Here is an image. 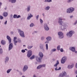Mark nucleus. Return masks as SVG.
<instances>
[{
	"mask_svg": "<svg viewBox=\"0 0 77 77\" xmlns=\"http://www.w3.org/2000/svg\"><path fill=\"white\" fill-rule=\"evenodd\" d=\"M28 17H27V20H30V18H31V17H33V15L32 14L30 13L28 14Z\"/></svg>",
	"mask_w": 77,
	"mask_h": 77,
	"instance_id": "obj_16",
	"label": "nucleus"
},
{
	"mask_svg": "<svg viewBox=\"0 0 77 77\" xmlns=\"http://www.w3.org/2000/svg\"><path fill=\"white\" fill-rule=\"evenodd\" d=\"M7 38L8 40L9 41V44H10V43H11V41L12 40V39L9 36H7Z\"/></svg>",
	"mask_w": 77,
	"mask_h": 77,
	"instance_id": "obj_18",
	"label": "nucleus"
},
{
	"mask_svg": "<svg viewBox=\"0 0 77 77\" xmlns=\"http://www.w3.org/2000/svg\"><path fill=\"white\" fill-rule=\"evenodd\" d=\"M42 59H41V57H36V60L38 62H41Z\"/></svg>",
	"mask_w": 77,
	"mask_h": 77,
	"instance_id": "obj_14",
	"label": "nucleus"
},
{
	"mask_svg": "<svg viewBox=\"0 0 77 77\" xmlns=\"http://www.w3.org/2000/svg\"><path fill=\"white\" fill-rule=\"evenodd\" d=\"M0 18L2 20V19H3V17L2 16H0Z\"/></svg>",
	"mask_w": 77,
	"mask_h": 77,
	"instance_id": "obj_50",
	"label": "nucleus"
},
{
	"mask_svg": "<svg viewBox=\"0 0 77 77\" xmlns=\"http://www.w3.org/2000/svg\"><path fill=\"white\" fill-rule=\"evenodd\" d=\"M29 26L30 27H33L34 26V23H31L29 25Z\"/></svg>",
	"mask_w": 77,
	"mask_h": 77,
	"instance_id": "obj_32",
	"label": "nucleus"
},
{
	"mask_svg": "<svg viewBox=\"0 0 77 77\" xmlns=\"http://www.w3.org/2000/svg\"><path fill=\"white\" fill-rule=\"evenodd\" d=\"M65 77H69V75H67L65 76Z\"/></svg>",
	"mask_w": 77,
	"mask_h": 77,
	"instance_id": "obj_56",
	"label": "nucleus"
},
{
	"mask_svg": "<svg viewBox=\"0 0 77 77\" xmlns=\"http://www.w3.org/2000/svg\"><path fill=\"white\" fill-rule=\"evenodd\" d=\"M75 52V53H76V54L77 53V51H75H75L74 52Z\"/></svg>",
	"mask_w": 77,
	"mask_h": 77,
	"instance_id": "obj_58",
	"label": "nucleus"
},
{
	"mask_svg": "<svg viewBox=\"0 0 77 77\" xmlns=\"http://www.w3.org/2000/svg\"><path fill=\"white\" fill-rule=\"evenodd\" d=\"M8 15V13L7 12H4L3 14V16L5 17H6Z\"/></svg>",
	"mask_w": 77,
	"mask_h": 77,
	"instance_id": "obj_21",
	"label": "nucleus"
},
{
	"mask_svg": "<svg viewBox=\"0 0 77 77\" xmlns=\"http://www.w3.org/2000/svg\"><path fill=\"white\" fill-rule=\"evenodd\" d=\"M28 69V65H25L23 69V72H26Z\"/></svg>",
	"mask_w": 77,
	"mask_h": 77,
	"instance_id": "obj_9",
	"label": "nucleus"
},
{
	"mask_svg": "<svg viewBox=\"0 0 77 77\" xmlns=\"http://www.w3.org/2000/svg\"><path fill=\"white\" fill-rule=\"evenodd\" d=\"M73 34H74V31H70L67 33L66 35L68 37H70L72 36Z\"/></svg>",
	"mask_w": 77,
	"mask_h": 77,
	"instance_id": "obj_3",
	"label": "nucleus"
},
{
	"mask_svg": "<svg viewBox=\"0 0 77 77\" xmlns=\"http://www.w3.org/2000/svg\"><path fill=\"white\" fill-rule=\"evenodd\" d=\"M60 45H58L57 47V50L58 51H59L60 50Z\"/></svg>",
	"mask_w": 77,
	"mask_h": 77,
	"instance_id": "obj_30",
	"label": "nucleus"
},
{
	"mask_svg": "<svg viewBox=\"0 0 77 77\" xmlns=\"http://www.w3.org/2000/svg\"><path fill=\"white\" fill-rule=\"evenodd\" d=\"M38 56H39L41 58V59H42L43 56H44V55L43 54L42 52H40L38 54Z\"/></svg>",
	"mask_w": 77,
	"mask_h": 77,
	"instance_id": "obj_19",
	"label": "nucleus"
},
{
	"mask_svg": "<svg viewBox=\"0 0 77 77\" xmlns=\"http://www.w3.org/2000/svg\"><path fill=\"white\" fill-rule=\"evenodd\" d=\"M46 43H48V41H46L45 42V44H46Z\"/></svg>",
	"mask_w": 77,
	"mask_h": 77,
	"instance_id": "obj_63",
	"label": "nucleus"
},
{
	"mask_svg": "<svg viewBox=\"0 0 77 77\" xmlns=\"http://www.w3.org/2000/svg\"><path fill=\"white\" fill-rule=\"evenodd\" d=\"M59 75L60 77H63L64 76H66V72H63L62 73L60 74Z\"/></svg>",
	"mask_w": 77,
	"mask_h": 77,
	"instance_id": "obj_11",
	"label": "nucleus"
},
{
	"mask_svg": "<svg viewBox=\"0 0 77 77\" xmlns=\"http://www.w3.org/2000/svg\"><path fill=\"white\" fill-rule=\"evenodd\" d=\"M13 41L14 42V43H17V42H18V41L17 40H14Z\"/></svg>",
	"mask_w": 77,
	"mask_h": 77,
	"instance_id": "obj_49",
	"label": "nucleus"
},
{
	"mask_svg": "<svg viewBox=\"0 0 77 77\" xmlns=\"http://www.w3.org/2000/svg\"><path fill=\"white\" fill-rule=\"evenodd\" d=\"M50 9V6H47L45 8V9L46 11H49Z\"/></svg>",
	"mask_w": 77,
	"mask_h": 77,
	"instance_id": "obj_25",
	"label": "nucleus"
},
{
	"mask_svg": "<svg viewBox=\"0 0 77 77\" xmlns=\"http://www.w3.org/2000/svg\"><path fill=\"white\" fill-rule=\"evenodd\" d=\"M58 35L59 36V38L60 39H62L63 38V33L62 32H59L58 33Z\"/></svg>",
	"mask_w": 77,
	"mask_h": 77,
	"instance_id": "obj_6",
	"label": "nucleus"
},
{
	"mask_svg": "<svg viewBox=\"0 0 77 77\" xmlns=\"http://www.w3.org/2000/svg\"><path fill=\"white\" fill-rule=\"evenodd\" d=\"M37 33V31H35L34 32V33Z\"/></svg>",
	"mask_w": 77,
	"mask_h": 77,
	"instance_id": "obj_59",
	"label": "nucleus"
},
{
	"mask_svg": "<svg viewBox=\"0 0 77 77\" xmlns=\"http://www.w3.org/2000/svg\"><path fill=\"white\" fill-rule=\"evenodd\" d=\"M41 39L42 41H44V39H45V37L44 36H42L41 38Z\"/></svg>",
	"mask_w": 77,
	"mask_h": 77,
	"instance_id": "obj_29",
	"label": "nucleus"
},
{
	"mask_svg": "<svg viewBox=\"0 0 77 77\" xmlns=\"http://www.w3.org/2000/svg\"><path fill=\"white\" fill-rule=\"evenodd\" d=\"M42 68V67L41 66V65H39L38 66H37V69H40Z\"/></svg>",
	"mask_w": 77,
	"mask_h": 77,
	"instance_id": "obj_31",
	"label": "nucleus"
},
{
	"mask_svg": "<svg viewBox=\"0 0 77 77\" xmlns=\"http://www.w3.org/2000/svg\"><path fill=\"white\" fill-rule=\"evenodd\" d=\"M40 21L41 24L43 23V20H42L41 19L40 20Z\"/></svg>",
	"mask_w": 77,
	"mask_h": 77,
	"instance_id": "obj_44",
	"label": "nucleus"
},
{
	"mask_svg": "<svg viewBox=\"0 0 77 77\" xmlns=\"http://www.w3.org/2000/svg\"><path fill=\"white\" fill-rule=\"evenodd\" d=\"M11 71H12V69H8L7 70V74H9V73L10 72H11Z\"/></svg>",
	"mask_w": 77,
	"mask_h": 77,
	"instance_id": "obj_28",
	"label": "nucleus"
},
{
	"mask_svg": "<svg viewBox=\"0 0 77 77\" xmlns=\"http://www.w3.org/2000/svg\"><path fill=\"white\" fill-rule=\"evenodd\" d=\"M11 35H13V34H14V32H11Z\"/></svg>",
	"mask_w": 77,
	"mask_h": 77,
	"instance_id": "obj_54",
	"label": "nucleus"
},
{
	"mask_svg": "<svg viewBox=\"0 0 77 77\" xmlns=\"http://www.w3.org/2000/svg\"><path fill=\"white\" fill-rule=\"evenodd\" d=\"M9 2H11V3H15L17 2L16 0H8Z\"/></svg>",
	"mask_w": 77,
	"mask_h": 77,
	"instance_id": "obj_23",
	"label": "nucleus"
},
{
	"mask_svg": "<svg viewBox=\"0 0 77 77\" xmlns=\"http://www.w3.org/2000/svg\"><path fill=\"white\" fill-rule=\"evenodd\" d=\"M9 45L8 50L10 51L13 48V44L12 43H10Z\"/></svg>",
	"mask_w": 77,
	"mask_h": 77,
	"instance_id": "obj_13",
	"label": "nucleus"
},
{
	"mask_svg": "<svg viewBox=\"0 0 77 77\" xmlns=\"http://www.w3.org/2000/svg\"><path fill=\"white\" fill-rule=\"evenodd\" d=\"M67 60V58L66 57H63L61 59V62L63 64L65 63V61Z\"/></svg>",
	"mask_w": 77,
	"mask_h": 77,
	"instance_id": "obj_5",
	"label": "nucleus"
},
{
	"mask_svg": "<svg viewBox=\"0 0 77 77\" xmlns=\"http://www.w3.org/2000/svg\"><path fill=\"white\" fill-rule=\"evenodd\" d=\"M9 58L8 57H6L5 59V63H6L9 61Z\"/></svg>",
	"mask_w": 77,
	"mask_h": 77,
	"instance_id": "obj_22",
	"label": "nucleus"
},
{
	"mask_svg": "<svg viewBox=\"0 0 77 77\" xmlns=\"http://www.w3.org/2000/svg\"><path fill=\"white\" fill-rule=\"evenodd\" d=\"M60 50L61 52H63V48H61Z\"/></svg>",
	"mask_w": 77,
	"mask_h": 77,
	"instance_id": "obj_45",
	"label": "nucleus"
},
{
	"mask_svg": "<svg viewBox=\"0 0 77 77\" xmlns=\"http://www.w3.org/2000/svg\"><path fill=\"white\" fill-rule=\"evenodd\" d=\"M20 36H21L22 38H24L25 36L24 35V32L21 31L20 29L18 30Z\"/></svg>",
	"mask_w": 77,
	"mask_h": 77,
	"instance_id": "obj_4",
	"label": "nucleus"
},
{
	"mask_svg": "<svg viewBox=\"0 0 77 77\" xmlns=\"http://www.w3.org/2000/svg\"><path fill=\"white\" fill-rule=\"evenodd\" d=\"M2 5V3L1 2H0V7H1V5Z\"/></svg>",
	"mask_w": 77,
	"mask_h": 77,
	"instance_id": "obj_60",
	"label": "nucleus"
},
{
	"mask_svg": "<svg viewBox=\"0 0 77 77\" xmlns=\"http://www.w3.org/2000/svg\"><path fill=\"white\" fill-rule=\"evenodd\" d=\"M61 69V67H60L58 69V70H60Z\"/></svg>",
	"mask_w": 77,
	"mask_h": 77,
	"instance_id": "obj_55",
	"label": "nucleus"
},
{
	"mask_svg": "<svg viewBox=\"0 0 77 77\" xmlns=\"http://www.w3.org/2000/svg\"><path fill=\"white\" fill-rule=\"evenodd\" d=\"M35 55H33L31 56V57H30V59H33L35 58Z\"/></svg>",
	"mask_w": 77,
	"mask_h": 77,
	"instance_id": "obj_37",
	"label": "nucleus"
},
{
	"mask_svg": "<svg viewBox=\"0 0 77 77\" xmlns=\"http://www.w3.org/2000/svg\"><path fill=\"white\" fill-rule=\"evenodd\" d=\"M17 41L19 43H21V40L20 38H19L17 39Z\"/></svg>",
	"mask_w": 77,
	"mask_h": 77,
	"instance_id": "obj_38",
	"label": "nucleus"
},
{
	"mask_svg": "<svg viewBox=\"0 0 77 77\" xmlns=\"http://www.w3.org/2000/svg\"><path fill=\"white\" fill-rule=\"evenodd\" d=\"M74 66V64H72L71 65H69L67 68L68 69H72Z\"/></svg>",
	"mask_w": 77,
	"mask_h": 77,
	"instance_id": "obj_20",
	"label": "nucleus"
},
{
	"mask_svg": "<svg viewBox=\"0 0 77 77\" xmlns=\"http://www.w3.org/2000/svg\"><path fill=\"white\" fill-rule=\"evenodd\" d=\"M75 73L76 74H77V70L75 71Z\"/></svg>",
	"mask_w": 77,
	"mask_h": 77,
	"instance_id": "obj_61",
	"label": "nucleus"
},
{
	"mask_svg": "<svg viewBox=\"0 0 77 77\" xmlns=\"http://www.w3.org/2000/svg\"><path fill=\"white\" fill-rule=\"evenodd\" d=\"M7 24V20H6L5 22L4 23V24H5V25H6Z\"/></svg>",
	"mask_w": 77,
	"mask_h": 77,
	"instance_id": "obj_51",
	"label": "nucleus"
},
{
	"mask_svg": "<svg viewBox=\"0 0 77 77\" xmlns=\"http://www.w3.org/2000/svg\"><path fill=\"white\" fill-rule=\"evenodd\" d=\"M21 52H22V53H25L26 51H25V50H22L21 51Z\"/></svg>",
	"mask_w": 77,
	"mask_h": 77,
	"instance_id": "obj_48",
	"label": "nucleus"
},
{
	"mask_svg": "<svg viewBox=\"0 0 77 77\" xmlns=\"http://www.w3.org/2000/svg\"><path fill=\"white\" fill-rule=\"evenodd\" d=\"M19 72V74H20V75H22V74H23V73L21 72L20 71Z\"/></svg>",
	"mask_w": 77,
	"mask_h": 77,
	"instance_id": "obj_52",
	"label": "nucleus"
},
{
	"mask_svg": "<svg viewBox=\"0 0 77 77\" xmlns=\"http://www.w3.org/2000/svg\"><path fill=\"white\" fill-rule=\"evenodd\" d=\"M62 18V17H60L58 19V23L59 24V25H60L62 24H63V22L62 21L63 20Z\"/></svg>",
	"mask_w": 77,
	"mask_h": 77,
	"instance_id": "obj_10",
	"label": "nucleus"
},
{
	"mask_svg": "<svg viewBox=\"0 0 77 77\" xmlns=\"http://www.w3.org/2000/svg\"><path fill=\"white\" fill-rule=\"evenodd\" d=\"M75 8L73 7H70L67 9L66 10V12L68 14H72L74 11Z\"/></svg>",
	"mask_w": 77,
	"mask_h": 77,
	"instance_id": "obj_1",
	"label": "nucleus"
},
{
	"mask_svg": "<svg viewBox=\"0 0 77 77\" xmlns=\"http://www.w3.org/2000/svg\"><path fill=\"white\" fill-rule=\"evenodd\" d=\"M76 68H77V63L76 64Z\"/></svg>",
	"mask_w": 77,
	"mask_h": 77,
	"instance_id": "obj_64",
	"label": "nucleus"
},
{
	"mask_svg": "<svg viewBox=\"0 0 77 77\" xmlns=\"http://www.w3.org/2000/svg\"><path fill=\"white\" fill-rule=\"evenodd\" d=\"M44 27L46 31H48V30H49V27H48V25H47V24L46 23H45L44 24Z\"/></svg>",
	"mask_w": 77,
	"mask_h": 77,
	"instance_id": "obj_8",
	"label": "nucleus"
},
{
	"mask_svg": "<svg viewBox=\"0 0 77 77\" xmlns=\"http://www.w3.org/2000/svg\"><path fill=\"white\" fill-rule=\"evenodd\" d=\"M56 51V48L53 49L51 50V51H52V52H54V51Z\"/></svg>",
	"mask_w": 77,
	"mask_h": 77,
	"instance_id": "obj_39",
	"label": "nucleus"
},
{
	"mask_svg": "<svg viewBox=\"0 0 77 77\" xmlns=\"http://www.w3.org/2000/svg\"><path fill=\"white\" fill-rule=\"evenodd\" d=\"M69 17H70V18L71 19V18H73V16L72 15L70 16Z\"/></svg>",
	"mask_w": 77,
	"mask_h": 77,
	"instance_id": "obj_53",
	"label": "nucleus"
},
{
	"mask_svg": "<svg viewBox=\"0 0 77 77\" xmlns=\"http://www.w3.org/2000/svg\"><path fill=\"white\" fill-rule=\"evenodd\" d=\"M39 47L40 49L42 50V51H44V44H40L39 45Z\"/></svg>",
	"mask_w": 77,
	"mask_h": 77,
	"instance_id": "obj_15",
	"label": "nucleus"
},
{
	"mask_svg": "<svg viewBox=\"0 0 77 77\" xmlns=\"http://www.w3.org/2000/svg\"><path fill=\"white\" fill-rule=\"evenodd\" d=\"M31 6L30 5H28L27 7V8H26V10L28 12H29L30 10V8Z\"/></svg>",
	"mask_w": 77,
	"mask_h": 77,
	"instance_id": "obj_26",
	"label": "nucleus"
},
{
	"mask_svg": "<svg viewBox=\"0 0 77 77\" xmlns=\"http://www.w3.org/2000/svg\"><path fill=\"white\" fill-rule=\"evenodd\" d=\"M1 43L2 45H5L6 44V42L4 40H2L1 41Z\"/></svg>",
	"mask_w": 77,
	"mask_h": 77,
	"instance_id": "obj_27",
	"label": "nucleus"
},
{
	"mask_svg": "<svg viewBox=\"0 0 77 77\" xmlns=\"http://www.w3.org/2000/svg\"><path fill=\"white\" fill-rule=\"evenodd\" d=\"M59 64V60H57V62L56 63V64L54 65V66H56V67L55 69V71L58 70V69H57V65H58Z\"/></svg>",
	"mask_w": 77,
	"mask_h": 77,
	"instance_id": "obj_12",
	"label": "nucleus"
},
{
	"mask_svg": "<svg viewBox=\"0 0 77 77\" xmlns=\"http://www.w3.org/2000/svg\"><path fill=\"white\" fill-rule=\"evenodd\" d=\"M41 66H42V67H43L44 68L45 67L46 65L45 64H43V65H41Z\"/></svg>",
	"mask_w": 77,
	"mask_h": 77,
	"instance_id": "obj_42",
	"label": "nucleus"
},
{
	"mask_svg": "<svg viewBox=\"0 0 77 77\" xmlns=\"http://www.w3.org/2000/svg\"><path fill=\"white\" fill-rule=\"evenodd\" d=\"M52 2V1L51 0H45V2Z\"/></svg>",
	"mask_w": 77,
	"mask_h": 77,
	"instance_id": "obj_34",
	"label": "nucleus"
},
{
	"mask_svg": "<svg viewBox=\"0 0 77 77\" xmlns=\"http://www.w3.org/2000/svg\"><path fill=\"white\" fill-rule=\"evenodd\" d=\"M73 0H68L67 2L68 3H71V2H72V1H73Z\"/></svg>",
	"mask_w": 77,
	"mask_h": 77,
	"instance_id": "obj_36",
	"label": "nucleus"
},
{
	"mask_svg": "<svg viewBox=\"0 0 77 77\" xmlns=\"http://www.w3.org/2000/svg\"><path fill=\"white\" fill-rule=\"evenodd\" d=\"M60 29L61 30H65L66 29V25L65 23H63L61 25H60Z\"/></svg>",
	"mask_w": 77,
	"mask_h": 77,
	"instance_id": "obj_2",
	"label": "nucleus"
},
{
	"mask_svg": "<svg viewBox=\"0 0 77 77\" xmlns=\"http://www.w3.org/2000/svg\"><path fill=\"white\" fill-rule=\"evenodd\" d=\"M13 18H17V15L14 14L13 16Z\"/></svg>",
	"mask_w": 77,
	"mask_h": 77,
	"instance_id": "obj_40",
	"label": "nucleus"
},
{
	"mask_svg": "<svg viewBox=\"0 0 77 77\" xmlns=\"http://www.w3.org/2000/svg\"><path fill=\"white\" fill-rule=\"evenodd\" d=\"M43 17H45V14L43 13L42 14Z\"/></svg>",
	"mask_w": 77,
	"mask_h": 77,
	"instance_id": "obj_57",
	"label": "nucleus"
},
{
	"mask_svg": "<svg viewBox=\"0 0 77 77\" xmlns=\"http://www.w3.org/2000/svg\"><path fill=\"white\" fill-rule=\"evenodd\" d=\"M17 39V37H14L13 41H16V39Z\"/></svg>",
	"mask_w": 77,
	"mask_h": 77,
	"instance_id": "obj_47",
	"label": "nucleus"
},
{
	"mask_svg": "<svg viewBox=\"0 0 77 77\" xmlns=\"http://www.w3.org/2000/svg\"><path fill=\"white\" fill-rule=\"evenodd\" d=\"M35 18H36V20H38V18H39V15H38L36 16Z\"/></svg>",
	"mask_w": 77,
	"mask_h": 77,
	"instance_id": "obj_43",
	"label": "nucleus"
},
{
	"mask_svg": "<svg viewBox=\"0 0 77 77\" xmlns=\"http://www.w3.org/2000/svg\"><path fill=\"white\" fill-rule=\"evenodd\" d=\"M17 43H14V45H15V46H17Z\"/></svg>",
	"mask_w": 77,
	"mask_h": 77,
	"instance_id": "obj_62",
	"label": "nucleus"
},
{
	"mask_svg": "<svg viewBox=\"0 0 77 77\" xmlns=\"http://www.w3.org/2000/svg\"><path fill=\"white\" fill-rule=\"evenodd\" d=\"M46 39L48 41H51V37L50 36H48L46 38Z\"/></svg>",
	"mask_w": 77,
	"mask_h": 77,
	"instance_id": "obj_24",
	"label": "nucleus"
},
{
	"mask_svg": "<svg viewBox=\"0 0 77 77\" xmlns=\"http://www.w3.org/2000/svg\"><path fill=\"white\" fill-rule=\"evenodd\" d=\"M46 50H48V44H46Z\"/></svg>",
	"mask_w": 77,
	"mask_h": 77,
	"instance_id": "obj_41",
	"label": "nucleus"
},
{
	"mask_svg": "<svg viewBox=\"0 0 77 77\" xmlns=\"http://www.w3.org/2000/svg\"><path fill=\"white\" fill-rule=\"evenodd\" d=\"M32 55V51L30 50L28 51L27 52V57H30Z\"/></svg>",
	"mask_w": 77,
	"mask_h": 77,
	"instance_id": "obj_7",
	"label": "nucleus"
},
{
	"mask_svg": "<svg viewBox=\"0 0 77 77\" xmlns=\"http://www.w3.org/2000/svg\"><path fill=\"white\" fill-rule=\"evenodd\" d=\"M75 47H70L69 48V50H70V51H72V52H74L75 51Z\"/></svg>",
	"mask_w": 77,
	"mask_h": 77,
	"instance_id": "obj_17",
	"label": "nucleus"
},
{
	"mask_svg": "<svg viewBox=\"0 0 77 77\" xmlns=\"http://www.w3.org/2000/svg\"><path fill=\"white\" fill-rule=\"evenodd\" d=\"M21 18V16L20 15L17 16V18Z\"/></svg>",
	"mask_w": 77,
	"mask_h": 77,
	"instance_id": "obj_46",
	"label": "nucleus"
},
{
	"mask_svg": "<svg viewBox=\"0 0 77 77\" xmlns=\"http://www.w3.org/2000/svg\"><path fill=\"white\" fill-rule=\"evenodd\" d=\"M32 47H33V46H30L29 45L28 46L27 48H28V49H31Z\"/></svg>",
	"mask_w": 77,
	"mask_h": 77,
	"instance_id": "obj_35",
	"label": "nucleus"
},
{
	"mask_svg": "<svg viewBox=\"0 0 77 77\" xmlns=\"http://www.w3.org/2000/svg\"><path fill=\"white\" fill-rule=\"evenodd\" d=\"M2 53H3V49L2 48H0V54H2Z\"/></svg>",
	"mask_w": 77,
	"mask_h": 77,
	"instance_id": "obj_33",
	"label": "nucleus"
}]
</instances>
